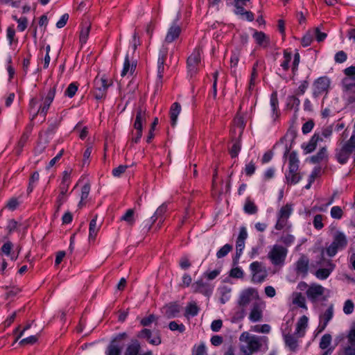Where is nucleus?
<instances>
[{
	"label": "nucleus",
	"mask_w": 355,
	"mask_h": 355,
	"mask_svg": "<svg viewBox=\"0 0 355 355\" xmlns=\"http://www.w3.org/2000/svg\"><path fill=\"white\" fill-rule=\"evenodd\" d=\"M347 339L351 345H355V327H353L349 330L347 334Z\"/></svg>",
	"instance_id": "64"
},
{
	"label": "nucleus",
	"mask_w": 355,
	"mask_h": 355,
	"mask_svg": "<svg viewBox=\"0 0 355 355\" xmlns=\"http://www.w3.org/2000/svg\"><path fill=\"white\" fill-rule=\"evenodd\" d=\"M90 31V26L82 28L80 33V41L81 43H86Z\"/></svg>",
	"instance_id": "55"
},
{
	"label": "nucleus",
	"mask_w": 355,
	"mask_h": 355,
	"mask_svg": "<svg viewBox=\"0 0 355 355\" xmlns=\"http://www.w3.org/2000/svg\"><path fill=\"white\" fill-rule=\"evenodd\" d=\"M324 288L320 285H312L306 291L308 298L313 302L318 300L319 297L323 295Z\"/></svg>",
	"instance_id": "14"
},
{
	"label": "nucleus",
	"mask_w": 355,
	"mask_h": 355,
	"mask_svg": "<svg viewBox=\"0 0 355 355\" xmlns=\"http://www.w3.org/2000/svg\"><path fill=\"white\" fill-rule=\"evenodd\" d=\"M13 244L11 241H8L1 247V251L3 254L8 256L10 254L11 250L12 249Z\"/></svg>",
	"instance_id": "57"
},
{
	"label": "nucleus",
	"mask_w": 355,
	"mask_h": 355,
	"mask_svg": "<svg viewBox=\"0 0 355 355\" xmlns=\"http://www.w3.org/2000/svg\"><path fill=\"white\" fill-rule=\"evenodd\" d=\"M134 129L135 130V132L132 131V132H131L132 137H131L130 140L132 144H137L139 141V140L142 136L143 128L137 127V128H134Z\"/></svg>",
	"instance_id": "41"
},
{
	"label": "nucleus",
	"mask_w": 355,
	"mask_h": 355,
	"mask_svg": "<svg viewBox=\"0 0 355 355\" xmlns=\"http://www.w3.org/2000/svg\"><path fill=\"white\" fill-rule=\"evenodd\" d=\"M270 106L272 110V119L275 122L279 116V111L278 110V99L277 92H273L270 96Z\"/></svg>",
	"instance_id": "22"
},
{
	"label": "nucleus",
	"mask_w": 355,
	"mask_h": 355,
	"mask_svg": "<svg viewBox=\"0 0 355 355\" xmlns=\"http://www.w3.org/2000/svg\"><path fill=\"white\" fill-rule=\"evenodd\" d=\"M250 269L252 274L261 273V263L258 261H254L250 265Z\"/></svg>",
	"instance_id": "59"
},
{
	"label": "nucleus",
	"mask_w": 355,
	"mask_h": 355,
	"mask_svg": "<svg viewBox=\"0 0 355 355\" xmlns=\"http://www.w3.org/2000/svg\"><path fill=\"white\" fill-rule=\"evenodd\" d=\"M70 183V173L67 171L63 172V177L60 184L61 194L65 195L67 192L68 187Z\"/></svg>",
	"instance_id": "29"
},
{
	"label": "nucleus",
	"mask_w": 355,
	"mask_h": 355,
	"mask_svg": "<svg viewBox=\"0 0 355 355\" xmlns=\"http://www.w3.org/2000/svg\"><path fill=\"white\" fill-rule=\"evenodd\" d=\"M221 293L220 302L225 304L230 298L231 289L227 286H223L220 289Z\"/></svg>",
	"instance_id": "47"
},
{
	"label": "nucleus",
	"mask_w": 355,
	"mask_h": 355,
	"mask_svg": "<svg viewBox=\"0 0 355 355\" xmlns=\"http://www.w3.org/2000/svg\"><path fill=\"white\" fill-rule=\"evenodd\" d=\"M167 210V206L166 204H162L161 206H159L157 209L156 210L154 215L150 218V219L147 221L146 224L145 225V227H147V230L148 231L153 224L156 221V220L162 216Z\"/></svg>",
	"instance_id": "19"
},
{
	"label": "nucleus",
	"mask_w": 355,
	"mask_h": 355,
	"mask_svg": "<svg viewBox=\"0 0 355 355\" xmlns=\"http://www.w3.org/2000/svg\"><path fill=\"white\" fill-rule=\"evenodd\" d=\"M243 209L245 212L248 214H254L257 211V207L249 198L246 200Z\"/></svg>",
	"instance_id": "39"
},
{
	"label": "nucleus",
	"mask_w": 355,
	"mask_h": 355,
	"mask_svg": "<svg viewBox=\"0 0 355 355\" xmlns=\"http://www.w3.org/2000/svg\"><path fill=\"white\" fill-rule=\"evenodd\" d=\"M293 303L298 305L300 307L306 309L305 304V298L303 297L301 293H296L295 297L293 300Z\"/></svg>",
	"instance_id": "42"
},
{
	"label": "nucleus",
	"mask_w": 355,
	"mask_h": 355,
	"mask_svg": "<svg viewBox=\"0 0 355 355\" xmlns=\"http://www.w3.org/2000/svg\"><path fill=\"white\" fill-rule=\"evenodd\" d=\"M289 170L286 174V179L288 184H297L302 178L299 170V160L295 152H292L289 154Z\"/></svg>",
	"instance_id": "3"
},
{
	"label": "nucleus",
	"mask_w": 355,
	"mask_h": 355,
	"mask_svg": "<svg viewBox=\"0 0 355 355\" xmlns=\"http://www.w3.org/2000/svg\"><path fill=\"white\" fill-rule=\"evenodd\" d=\"M263 69H265V64H264L263 60L258 61L254 64L253 68H252V75H251L250 85L254 84L253 82H254V79L256 78V77L257 76L259 71H260Z\"/></svg>",
	"instance_id": "31"
},
{
	"label": "nucleus",
	"mask_w": 355,
	"mask_h": 355,
	"mask_svg": "<svg viewBox=\"0 0 355 355\" xmlns=\"http://www.w3.org/2000/svg\"><path fill=\"white\" fill-rule=\"evenodd\" d=\"M95 89H103L107 91L110 85L107 83V80L105 77H96L94 81Z\"/></svg>",
	"instance_id": "30"
},
{
	"label": "nucleus",
	"mask_w": 355,
	"mask_h": 355,
	"mask_svg": "<svg viewBox=\"0 0 355 355\" xmlns=\"http://www.w3.org/2000/svg\"><path fill=\"white\" fill-rule=\"evenodd\" d=\"M51 104V102H49V101L47 102V101L44 100L43 104L41 105L40 106L39 109L37 110V112H35L33 114L31 120H33L37 114L42 115L44 116V118L45 119L46 113L49 109Z\"/></svg>",
	"instance_id": "34"
},
{
	"label": "nucleus",
	"mask_w": 355,
	"mask_h": 355,
	"mask_svg": "<svg viewBox=\"0 0 355 355\" xmlns=\"http://www.w3.org/2000/svg\"><path fill=\"white\" fill-rule=\"evenodd\" d=\"M292 209L290 205H286L282 207L279 211L278 218L275 225L276 230H281L284 227L288 229L290 226H288V219L291 214Z\"/></svg>",
	"instance_id": "6"
},
{
	"label": "nucleus",
	"mask_w": 355,
	"mask_h": 355,
	"mask_svg": "<svg viewBox=\"0 0 355 355\" xmlns=\"http://www.w3.org/2000/svg\"><path fill=\"white\" fill-rule=\"evenodd\" d=\"M164 309L167 318H173L180 313V306L177 302H171L164 306Z\"/></svg>",
	"instance_id": "18"
},
{
	"label": "nucleus",
	"mask_w": 355,
	"mask_h": 355,
	"mask_svg": "<svg viewBox=\"0 0 355 355\" xmlns=\"http://www.w3.org/2000/svg\"><path fill=\"white\" fill-rule=\"evenodd\" d=\"M230 276L233 278L241 279L243 277V271L239 267L233 268L230 272Z\"/></svg>",
	"instance_id": "54"
},
{
	"label": "nucleus",
	"mask_w": 355,
	"mask_h": 355,
	"mask_svg": "<svg viewBox=\"0 0 355 355\" xmlns=\"http://www.w3.org/2000/svg\"><path fill=\"white\" fill-rule=\"evenodd\" d=\"M262 340L261 337L252 336L248 332H243L240 336V340L246 343L245 346L243 345L241 347L243 352L247 353L245 347L249 350L250 354L257 351L262 345Z\"/></svg>",
	"instance_id": "4"
},
{
	"label": "nucleus",
	"mask_w": 355,
	"mask_h": 355,
	"mask_svg": "<svg viewBox=\"0 0 355 355\" xmlns=\"http://www.w3.org/2000/svg\"><path fill=\"white\" fill-rule=\"evenodd\" d=\"M252 37L259 45H261L266 39L265 33L257 31H254Z\"/></svg>",
	"instance_id": "52"
},
{
	"label": "nucleus",
	"mask_w": 355,
	"mask_h": 355,
	"mask_svg": "<svg viewBox=\"0 0 355 355\" xmlns=\"http://www.w3.org/2000/svg\"><path fill=\"white\" fill-rule=\"evenodd\" d=\"M126 334L125 333H122L119 334L114 339H113L111 342V343L107 347V355H120L121 352V348L118 345H116L115 343L117 340H122Z\"/></svg>",
	"instance_id": "16"
},
{
	"label": "nucleus",
	"mask_w": 355,
	"mask_h": 355,
	"mask_svg": "<svg viewBox=\"0 0 355 355\" xmlns=\"http://www.w3.org/2000/svg\"><path fill=\"white\" fill-rule=\"evenodd\" d=\"M330 214L333 218L340 219L343 215V211L339 206H334L331 208Z\"/></svg>",
	"instance_id": "50"
},
{
	"label": "nucleus",
	"mask_w": 355,
	"mask_h": 355,
	"mask_svg": "<svg viewBox=\"0 0 355 355\" xmlns=\"http://www.w3.org/2000/svg\"><path fill=\"white\" fill-rule=\"evenodd\" d=\"M331 336L330 334H324L321 338L320 347L322 349H327L331 344Z\"/></svg>",
	"instance_id": "46"
},
{
	"label": "nucleus",
	"mask_w": 355,
	"mask_h": 355,
	"mask_svg": "<svg viewBox=\"0 0 355 355\" xmlns=\"http://www.w3.org/2000/svg\"><path fill=\"white\" fill-rule=\"evenodd\" d=\"M245 248V243L241 241H236V254L233 258V263L234 265H236L239 262V259L242 254L243 250Z\"/></svg>",
	"instance_id": "36"
},
{
	"label": "nucleus",
	"mask_w": 355,
	"mask_h": 355,
	"mask_svg": "<svg viewBox=\"0 0 355 355\" xmlns=\"http://www.w3.org/2000/svg\"><path fill=\"white\" fill-rule=\"evenodd\" d=\"M134 214H135L134 209H129L126 211L125 214L121 216V220L125 221L128 225H132L135 222Z\"/></svg>",
	"instance_id": "35"
},
{
	"label": "nucleus",
	"mask_w": 355,
	"mask_h": 355,
	"mask_svg": "<svg viewBox=\"0 0 355 355\" xmlns=\"http://www.w3.org/2000/svg\"><path fill=\"white\" fill-rule=\"evenodd\" d=\"M128 168L127 165H120L112 170V175L114 177H120Z\"/></svg>",
	"instance_id": "60"
},
{
	"label": "nucleus",
	"mask_w": 355,
	"mask_h": 355,
	"mask_svg": "<svg viewBox=\"0 0 355 355\" xmlns=\"http://www.w3.org/2000/svg\"><path fill=\"white\" fill-rule=\"evenodd\" d=\"M191 288L193 293H200L205 296H209L212 293L214 287L210 284L203 282L202 279H199L191 285Z\"/></svg>",
	"instance_id": "11"
},
{
	"label": "nucleus",
	"mask_w": 355,
	"mask_h": 355,
	"mask_svg": "<svg viewBox=\"0 0 355 355\" xmlns=\"http://www.w3.org/2000/svg\"><path fill=\"white\" fill-rule=\"evenodd\" d=\"M256 297V292L252 288H248L243 291L239 297V304L241 306H246Z\"/></svg>",
	"instance_id": "15"
},
{
	"label": "nucleus",
	"mask_w": 355,
	"mask_h": 355,
	"mask_svg": "<svg viewBox=\"0 0 355 355\" xmlns=\"http://www.w3.org/2000/svg\"><path fill=\"white\" fill-rule=\"evenodd\" d=\"M333 314H334V309H333V305L331 304L326 310V311L324 313L323 315L322 316V318L324 320V323L319 326V329H320L319 332H321L324 330L328 322L331 320V318L333 317Z\"/></svg>",
	"instance_id": "23"
},
{
	"label": "nucleus",
	"mask_w": 355,
	"mask_h": 355,
	"mask_svg": "<svg viewBox=\"0 0 355 355\" xmlns=\"http://www.w3.org/2000/svg\"><path fill=\"white\" fill-rule=\"evenodd\" d=\"M294 241V236L290 234H284L279 239V241L284 243L286 247L290 246Z\"/></svg>",
	"instance_id": "43"
},
{
	"label": "nucleus",
	"mask_w": 355,
	"mask_h": 355,
	"mask_svg": "<svg viewBox=\"0 0 355 355\" xmlns=\"http://www.w3.org/2000/svg\"><path fill=\"white\" fill-rule=\"evenodd\" d=\"M354 311V303L352 300H347L344 304L343 311L345 314H350Z\"/></svg>",
	"instance_id": "62"
},
{
	"label": "nucleus",
	"mask_w": 355,
	"mask_h": 355,
	"mask_svg": "<svg viewBox=\"0 0 355 355\" xmlns=\"http://www.w3.org/2000/svg\"><path fill=\"white\" fill-rule=\"evenodd\" d=\"M146 110L143 106L139 105L137 110L135 120L133 124L134 128H143V124L146 123Z\"/></svg>",
	"instance_id": "17"
},
{
	"label": "nucleus",
	"mask_w": 355,
	"mask_h": 355,
	"mask_svg": "<svg viewBox=\"0 0 355 355\" xmlns=\"http://www.w3.org/2000/svg\"><path fill=\"white\" fill-rule=\"evenodd\" d=\"M313 33V36L314 35L315 36L316 40L318 42H321L324 41L325 40V38L327 37V34L325 33H322L320 31V28L318 27L314 29Z\"/></svg>",
	"instance_id": "58"
},
{
	"label": "nucleus",
	"mask_w": 355,
	"mask_h": 355,
	"mask_svg": "<svg viewBox=\"0 0 355 355\" xmlns=\"http://www.w3.org/2000/svg\"><path fill=\"white\" fill-rule=\"evenodd\" d=\"M97 216H95L93 219L91 220L89 223V239H94L96 236V234L100 229V226L97 225L96 223Z\"/></svg>",
	"instance_id": "26"
},
{
	"label": "nucleus",
	"mask_w": 355,
	"mask_h": 355,
	"mask_svg": "<svg viewBox=\"0 0 355 355\" xmlns=\"http://www.w3.org/2000/svg\"><path fill=\"white\" fill-rule=\"evenodd\" d=\"M286 345L293 352L298 347L297 338L292 334H286L284 336Z\"/></svg>",
	"instance_id": "24"
},
{
	"label": "nucleus",
	"mask_w": 355,
	"mask_h": 355,
	"mask_svg": "<svg viewBox=\"0 0 355 355\" xmlns=\"http://www.w3.org/2000/svg\"><path fill=\"white\" fill-rule=\"evenodd\" d=\"M180 19V14L177 15L176 18L173 20L172 25L167 31L164 42L166 43H171L179 37L182 32L181 26L178 24Z\"/></svg>",
	"instance_id": "7"
},
{
	"label": "nucleus",
	"mask_w": 355,
	"mask_h": 355,
	"mask_svg": "<svg viewBox=\"0 0 355 355\" xmlns=\"http://www.w3.org/2000/svg\"><path fill=\"white\" fill-rule=\"evenodd\" d=\"M136 68V64L132 63L130 64L129 55L127 54L125 57L123 70L121 71V76H125L127 73L130 71L131 73Z\"/></svg>",
	"instance_id": "33"
},
{
	"label": "nucleus",
	"mask_w": 355,
	"mask_h": 355,
	"mask_svg": "<svg viewBox=\"0 0 355 355\" xmlns=\"http://www.w3.org/2000/svg\"><path fill=\"white\" fill-rule=\"evenodd\" d=\"M167 55L168 48L163 46L159 51L157 59V77L160 82H162L163 78V73L164 72V64Z\"/></svg>",
	"instance_id": "12"
},
{
	"label": "nucleus",
	"mask_w": 355,
	"mask_h": 355,
	"mask_svg": "<svg viewBox=\"0 0 355 355\" xmlns=\"http://www.w3.org/2000/svg\"><path fill=\"white\" fill-rule=\"evenodd\" d=\"M322 219L323 216L321 214H317L315 216L313 223L315 229L320 230L324 227Z\"/></svg>",
	"instance_id": "56"
},
{
	"label": "nucleus",
	"mask_w": 355,
	"mask_h": 355,
	"mask_svg": "<svg viewBox=\"0 0 355 355\" xmlns=\"http://www.w3.org/2000/svg\"><path fill=\"white\" fill-rule=\"evenodd\" d=\"M193 355H207L206 347L204 343L199 345L196 349L193 351Z\"/></svg>",
	"instance_id": "63"
},
{
	"label": "nucleus",
	"mask_w": 355,
	"mask_h": 355,
	"mask_svg": "<svg viewBox=\"0 0 355 355\" xmlns=\"http://www.w3.org/2000/svg\"><path fill=\"white\" fill-rule=\"evenodd\" d=\"M322 140V139L318 134H314L305 148L306 153L313 152L315 149L318 142Z\"/></svg>",
	"instance_id": "28"
},
{
	"label": "nucleus",
	"mask_w": 355,
	"mask_h": 355,
	"mask_svg": "<svg viewBox=\"0 0 355 355\" xmlns=\"http://www.w3.org/2000/svg\"><path fill=\"white\" fill-rule=\"evenodd\" d=\"M241 144L239 139L233 141V144L230 149V153L232 158L236 157L241 150Z\"/></svg>",
	"instance_id": "38"
},
{
	"label": "nucleus",
	"mask_w": 355,
	"mask_h": 355,
	"mask_svg": "<svg viewBox=\"0 0 355 355\" xmlns=\"http://www.w3.org/2000/svg\"><path fill=\"white\" fill-rule=\"evenodd\" d=\"M200 62V50L196 49L191 55L187 58V64L188 72L191 76L198 71V66Z\"/></svg>",
	"instance_id": "8"
},
{
	"label": "nucleus",
	"mask_w": 355,
	"mask_h": 355,
	"mask_svg": "<svg viewBox=\"0 0 355 355\" xmlns=\"http://www.w3.org/2000/svg\"><path fill=\"white\" fill-rule=\"evenodd\" d=\"M157 320H158L157 316L155 315L154 314H150L148 316L144 318L141 320V324L144 327H148V326H150L151 323H153L154 322H157Z\"/></svg>",
	"instance_id": "49"
},
{
	"label": "nucleus",
	"mask_w": 355,
	"mask_h": 355,
	"mask_svg": "<svg viewBox=\"0 0 355 355\" xmlns=\"http://www.w3.org/2000/svg\"><path fill=\"white\" fill-rule=\"evenodd\" d=\"M332 269L320 268L315 272V276L320 279H327L331 273Z\"/></svg>",
	"instance_id": "45"
},
{
	"label": "nucleus",
	"mask_w": 355,
	"mask_h": 355,
	"mask_svg": "<svg viewBox=\"0 0 355 355\" xmlns=\"http://www.w3.org/2000/svg\"><path fill=\"white\" fill-rule=\"evenodd\" d=\"M141 349L140 343L138 340H135L130 344L126 349L125 355H139Z\"/></svg>",
	"instance_id": "27"
},
{
	"label": "nucleus",
	"mask_w": 355,
	"mask_h": 355,
	"mask_svg": "<svg viewBox=\"0 0 355 355\" xmlns=\"http://www.w3.org/2000/svg\"><path fill=\"white\" fill-rule=\"evenodd\" d=\"M78 90V85L76 83H71L65 90V95L69 98H72Z\"/></svg>",
	"instance_id": "48"
},
{
	"label": "nucleus",
	"mask_w": 355,
	"mask_h": 355,
	"mask_svg": "<svg viewBox=\"0 0 355 355\" xmlns=\"http://www.w3.org/2000/svg\"><path fill=\"white\" fill-rule=\"evenodd\" d=\"M198 311L199 308L196 303H189L186 308L184 315L186 317H189V315L193 317L198 315Z\"/></svg>",
	"instance_id": "37"
},
{
	"label": "nucleus",
	"mask_w": 355,
	"mask_h": 355,
	"mask_svg": "<svg viewBox=\"0 0 355 355\" xmlns=\"http://www.w3.org/2000/svg\"><path fill=\"white\" fill-rule=\"evenodd\" d=\"M355 150V135H352L341 148L336 149L335 156L338 163L345 164L347 162L352 152Z\"/></svg>",
	"instance_id": "2"
},
{
	"label": "nucleus",
	"mask_w": 355,
	"mask_h": 355,
	"mask_svg": "<svg viewBox=\"0 0 355 355\" xmlns=\"http://www.w3.org/2000/svg\"><path fill=\"white\" fill-rule=\"evenodd\" d=\"M168 327L171 331H178L183 333L185 331V326L183 324H178L175 321H171L168 324Z\"/></svg>",
	"instance_id": "53"
},
{
	"label": "nucleus",
	"mask_w": 355,
	"mask_h": 355,
	"mask_svg": "<svg viewBox=\"0 0 355 355\" xmlns=\"http://www.w3.org/2000/svg\"><path fill=\"white\" fill-rule=\"evenodd\" d=\"M309 260L308 257L302 254L300 259L295 263V270L297 274L306 276L309 270Z\"/></svg>",
	"instance_id": "13"
},
{
	"label": "nucleus",
	"mask_w": 355,
	"mask_h": 355,
	"mask_svg": "<svg viewBox=\"0 0 355 355\" xmlns=\"http://www.w3.org/2000/svg\"><path fill=\"white\" fill-rule=\"evenodd\" d=\"M232 245L230 244L224 245L217 252L216 257L218 259H221L225 257L230 251L232 250Z\"/></svg>",
	"instance_id": "40"
},
{
	"label": "nucleus",
	"mask_w": 355,
	"mask_h": 355,
	"mask_svg": "<svg viewBox=\"0 0 355 355\" xmlns=\"http://www.w3.org/2000/svg\"><path fill=\"white\" fill-rule=\"evenodd\" d=\"M330 80L327 77H320L318 78L314 84L313 95L316 98L324 92H327L329 87Z\"/></svg>",
	"instance_id": "10"
},
{
	"label": "nucleus",
	"mask_w": 355,
	"mask_h": 355,
	"mask_svg": "<svg viewBox=\"0 0 355 355\" xmlns=\"http://www.w3.org/2000/svg\"><path fill=\"white\" fill-rule=\"evenodd\" d=\"M256 167L254 163L251 161L250 163L245 165V173L248 176H251L255 171Z\"/></svg>",
	"instance_id": "61"
},
{
	"label": "nucleus",
	"mask_w": 355,
	"mask_h": 355,
	"mask_svg": "<svg viewBox=\"0 0 355 355\" xmlns=\"http://www.w3.org/2000/svg\"><path fill=\"white\" fill-rule=\"evenodd\" d=\"M347 240L345 235L340 232H336L334 236L333 242L327 248V254L329 257H334L339 249L346 247Z\"/></svg>",
	"instance_id": "5"
},
{
	"label": "nucleus",
	"mask_w": 355,
	"mask_h": 355,
	"mask_svg": "<svg viewBox=\"0 0 355 355\" xmlns=\"http://www.w3.org/2000/svg\"><path fill=\"white\" fill-rule=\"evenodd\" d=\"M181 111V105L179 103L175 102L170 108L171 124L175 127L177 123L178 116Z\"/></svg>",
	"instance_id": "20"
},
{
	"label": "nucleus",
	"mask_w": 355,
	"mask_h": 355,
	"mask_svg": "<svg viewBox=\"0 0 355 355\" xmlns=\"http://www.w3.org/2000/svg\"><path fill=\"white\" fill-rule=\"evenodd\" d=\"M308 325V318L306 315L302 316L296 324V331L295 334L297 337H302Z\"/></svg>",
	"instance_id": "21"
},
{
	"label": "nucleus",
	"mask_w": 355,
	"mask_h": 355,
	"mask_svg": "<svg viewBox=\"0 0 355 355\" xmlns=\"http://www.w3.org/2000/svg\"><path fill=\"white\" fill-rule=\"evenodd\" d=\"M287 254L286 247L276 244L271 248L268 258L276 268L279 269L284 266Z\"/></svg>",
	"instance_id": "1"
},
{
	"label": "nucleus",
	"mask_w": 355,
	"mask_h": 355,
	"mask_svg": "<svg viewBox=\"0 0 355 355\" xmlns=\"http://www.w3.org/2000/svg\"><path fill=\"white\" fill-rule=\"evenodd\" d=\"M29 137V135L26 132L24 133L19 141H18L17 146V153L19 154L20 152L22 150L23 147L24 146L25 144L28 141Z\"/></svg>",
	"instance_id": "51"
},
{
	"label": "nucleus",
	"mask_w": 355,
	"mask_h": 355,
	"mask_svg": "<svg viewBox=\"0 0 355 355\" xmlns=\"http://www.w3.org/2000/svg\"><path fill=\"white\" fill-rule=\"evenodd\" d=\"M262 317V310L259 304L255 302L250 314V319L252 322L259 321Z\"/></svg>",
	"instance_id": "25"
},
{
	"label": "nucleus",
	"mask_w": 355,
	"mask_h": 355,
	"mask_svg": "<svg viewBox=\"0 0 355 355\" xmlns=\"http://www.w3.org/2000/svg\"><path fill=\"white\" fill-rule=\"evenodd\" d=\"M313 40V33L311 31H308L302 38V44L303 46H309Z\"/></svg>",
	"instance_id": "44"
},
{
	"label": "nucleus",
	"mask_w": 355,
	"mask_h": 355,
	"mask_svg": "<svg viewBox=\"0 0 355 355\" xmlns=\"http://www.w3.org/2000/svg\"><path fill=\"white\" fill-rule=\"evenodd\" d=\"M138 337L146 339L150 344L153 345H159L162 343L161 334L158 330L153 334L150 329H143L139 331Z\"/></svg>",
	"instance_id": "9"
},
{
	"label": "nucleus",
	"mask_w": 355,
	"mask_h": 355,
	"mask_svg": "<svg viewBox=\"0 0 355 355\" xmlns=\"http://www.w3.org/2000/svg\"><path fill=\"white\" fill-rule=\"evenodd\" d=\"M327 157V148L325 147H322L316 155H313L310 158V160L312 163L317 164L324 160Z\"/></svg>",
	"instance_id": "32"
}]
</instances>
